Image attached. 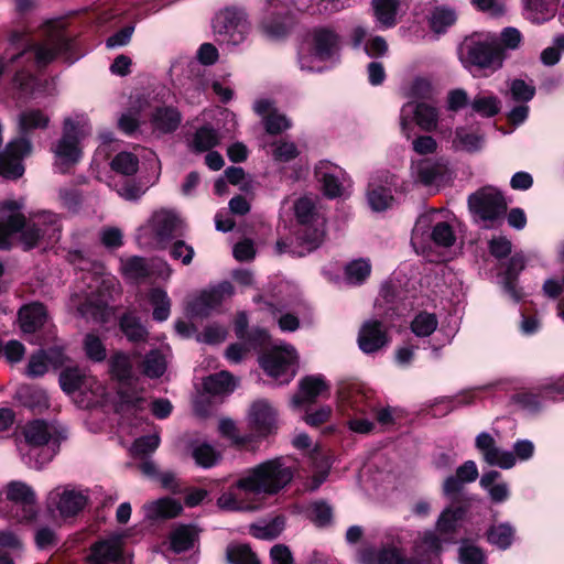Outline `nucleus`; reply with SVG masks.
<instances>
[{"mask_svg":"<svg viewBox=\"0 0 564 564\" xmlns=\"http://www.w3.org/2000/svg\"><path fill=\"white\" fill-rule=\"evenodd\" d=\"M294 476V465L288 457H275L247 469L220 495L217 506L227 511H252L260 507L261 497L273 496L285 488Z\"/></svg>","mask_w":564,"mask_h":564,"instance_id":"obj_1","label":"nucleus"},{"mask_svg":"<svg viewBox=\"0 0 564 564\" xmlns=\"http://www.w3.org/2000/svg\"><path fill=\"white\" fill-rule=\"evenodd\" d=\"M22 208L23 202L6 200L2 203L1 210L8 216L0 220V249H9L17 235L24 250L32 249L40 243H53L59 239L61 224L56 214L41 212L31 215L26 220L20 213Z\"/></svg>","mask_w":564,"mask_h":564,"instance_id":"obj_2","label":"nucleus"},{"mask_svg":"<svg viewBox=\"0 0 564 564\" xmlns=\"http://www.w3.org/2000/svg\"><path fill=\"white\" fill-rule=\"evenodd\" d=\"M18 451L30 467L40 469L57 454L66 430L55 421L33 420L22 427Z\"/></svg>","mask_w":564,"mask_h":564,"instance_id":"obj_3","label":"nucleus"},{"mask_svg":"<svg viewBox=\"0 0 564 564\" xmlns=\"http://www.w3.org/2000/svg\"><path fill=\"white\" fill-rule=\"evenodd\" d=\"M65 28L64 19H53L44 22L41 29L43 41L37 44L31 43L29 39H25L24 34H13L12 43L18 46L23 45L24 47L9 59L0 58V76L4 73L9 63H14L26 56H33L36 65L44 66L53 61L57 54L69 50L72 41L65 33Z\"/></svg>","mask_w":564,"mask_h":564,"instance_id":"obj_4","label":"nucleus"},{"mask_svg":"<svg viewBox=\"0 0 564 564\" xmlns=\"http://www.w3.org/2000/svg\"><path fill=\"white\" fill-rule=\"evenodd\" d=\"M341 39L329 26L314 28L297 53L299 67L303 72L321 73L339 61Z\"/></svg>","mask_w":564,"mask_h":564,"instance_id":"obj_5","label":"nucleus"},{"mask_svg":"<svg viewBox=\"0 0 564 564\" xmlns=\"http://www.w3.org/2000/svg\"><path fill=\"white\" fill-rule=\"evenodd\" d=\"M91 132L89 119L84 113H74L63 121L61 138L52 144L53 166L62 174L70 171L83 159L82 141Z\"/></svg>","mask_w":564,"mask_h":564,"instance_id":"obj_6","label":"nucleus"},{"mask_svg":"<svg viewBox=\"0 0 564 564\" xmlns=\"http://www.w3.org/2000/svg\"><path fill=\"white\" fill-rule=\"evenodd\" d=\"M465 514L466 510L463 507L454 506H449L441 512L435 523V531L427 530L415 541L414 552L419 557L416 564L432 561L438 556L444 545L456 542V531Z\"/></svg>","mask_w":564,"mask_h":564,"instance_id":"obj_7","label":"nucleus"},{"mask_svg":"<svg viewBox=\"0 0 564 564\" xmlns=\"http://www.w3.org/2000/svg\"><path fill=\"white\" fill-rule=\"evenodd\" d=\"M463 62L474 77L489 76L502 68L506 55L492 33L477 34L467 39L463 45Z\"/></svg>","mask_w":564,"mask_h":564,"instance_id":"obj_8","label":"nucleus"},{"mask_svg":"<svg viewBox=\"0 0 564 564\" xmlns=\"http://www.w3.org/2000/svg\"><path fill=\"white\" fill-rule=\"evenodd\" d=\"M84 283L87 284V290L79 286L78 292L70 296V305L84 316H95L108 303L110 296L109 290L116 288V280L113 276L97 275L90 272L83 273Z\"/></svg>","mask_w":564,"mask_h":564,"instance_id":"obj_9","label":"nucleus"},{"mask_svg":"<svg viewBox=\"0 0 564 564\" xmlns=\"http://www.w3.org/2000/svg\"><path fill=\"white\" fill-rule=\"evenodd\" d=\"M468 207L479 227L491 229L502 219L507 204L497 188L486 186L469 195Z\"/></svg>","mask_w":564,"mask_h":564,"instance_id":"obj_10","label":"nucleus"},{"mask_svg":"<svg viewBox=\"0 0 564 564\" xmlns=\"http://www.w3.org/2000/svg\"><path fill=\"white\" fill-rule=\"evenodd\" d=\"M297 221L304 227L300 237L302 245L310 252L323 242L325 236V219L318 212L316 199L304 196L299 198L294 205Z\"/></svg>","mask_w":564,"mask_h":564,"instance_id":"obj_11","label":"nucleus"},{"mask_svg":"<svg viewBox=\"0 0 564 564\" xmlns=\"http://www.w3.org/2000/svg\"><path fill=\"white\" fill-rule=\"evenodd\" d=\"M213 30L220 43L236 46L247 39L250 23L243 10L226 8L215 15Z\"/></svg>","mask_w":564,"mask_h":564,"instance_id":"obj_12","label":"nucleus"},{"mask_svg":"<svg viewBox=\"0 0 564 564\" xmlns=\"http://www.w3.org/2000/svg\"><path fill=\"white\" fill-rule=\"evenodd\" d=\"M178 223L180 219L174 212L169 209L156 210L138 229L137 239L142 246H162L172 237Z\"/></svg>","mask_w":564,"mask_h":564,"instance_id":"obj_13","label":"nucleus"},{"mask_svg":"<svg viewBox=\"0 0 564 564\" xmlns=\"http://www.w3.org/2000/svg\"><path fill=\"white\" fill-rule=\"evenodd\" d=\"M297 355L293 346L281 344L260 358V366L279 384L289 383L295 376Z\"/></svg>","mask_w":564,"mask_h":564,"instance_id":"obj_14","label":"nucleus"},{"mask_svg":"<svg viewBox=\"0 0 564 564\" xmlns=\"http://www.w3.org/2000/svg\"><path fill=\"white\" fill-rule=\"evenodd\" d=\"M438 112L435 107L420 102L409 101L404 104L400 111V128L403 135L408 139L413 133L414 124H417L424 131H433L437 127Z\"/></svg>","mask_w":564,"mask_h":564,"instance_id":"obj_15","label":"nucleus"},{"mask_svg":"<svg viewBox=\"0 0 564 564\" xmlns=\"http://www.w3.org/2000/svg\"><path fill=\"white\" fill-rule=\"evenodd\" d=\"M6 498L12 503L11 512L19 522L31 521L37 512L33 489L25 482L11 481L4 489Z\"/></svg>","mask_w":564,"mask_h":564,"instance_id":"obj_16","label":"nucleus"},{"mask_svg":"<svg viewBox=\"0 0 564 564\" xmlns=\"http://www.w3.org/2000/svg\"><path fill=\"white\" fill-rule=\"evenodd\" d=\"M315 177L321 184L323 193L329 198L345 196L351 187L347 173L329 161H319L315 166Z\"/></svg>","mask_w":564,"mask_h":564,"instance_id":"obj_17","label":"nucleus"},{"mask_svg":"<svg viewBox=\"0 0 564 564\" xmlns=\"http://www.w3.org/2000/svg\"><path fill=\"white\" fill-rule=\"evenodd\" d=\"M32 150L30 140L20 138L8 143L0 153V175L7 180H17L24 173L22 160Z\"/></svg>","mask_w":564,"mask_h":564,"instance_id":"obj_18","label":"nucleus"},{"mask_svg":"<svg viewBox=\"0 0 564 564\" xmlns=\"http://www.w3.org/2000/svg\"><path fill=\"white\" fill-rule=\"evenodd\" d=\"M475 447L485 463L501 469H511L516 466V456L511 451L497 445L492 435L487 432L479 433L475 438Z\"/></svg>","mask_w":564,"mask_h":564,"instance_id":"obj_19","label":"nucleus"},{"mask_svg":"<svg viewBox=\"0 0 564 564\" xmlns=\"http://www.w3.org/2000/svg\"><path fill=\"white\" fill-rule=\"evenodd\" d=\"M120 270L123 276L130 281H140L151 274L167 280L172 274V269L164 261H155L149 264L143 258L130 257L121 259Z\"/></svg>","mask_w":564,"mask_h":564,"instance_id":"obj_20","label":"nucleus"},{"mask_svg":"<svg viewBox=\"0 0 564 564\" xmlns=\"http://www.w3.org/2000/svg\"><path fill=\"white\" fill-rule=\"evenodd\" d=\"M290 25V18L283 3L280 0H269L261 22L264 35L271 40L281 39L289 32Z\"/></svg>","mask_w":564,"mask_h":564,"instance_id":"obj_21","label":"nucleus"},{"mask_svg":"<svg viewBox=\"0 0 564 564\" xmlns=\"http://www.w3.org/2000/svg\"><path fill=\"white\" fill-rule=\"evenodd\" d=\"M248 424L258 436L273 433L276 430L275 409L267 400L254 401L248 412Z\"/></svg>","mask_w":564,"mask_h":564,"instance_id":"obj_22","label":"nucleus"},{"mask_svg":"<svg viewBox=\"0 0 564 564\" xmlns=\"http://www.w3.org/2000/svg\"><path fill=\"white\" fill-rule=\"evenodd\" d=\"M395 185L394 176L389 173L372 176L367 191V200L375 212H382L392 204V187Z\"/></svg>","mask_w":564,"mask_h":564,"instance_id":"obj_23","label":"nucleus"},{"mask_svg":"<svg viewBox=\"0 0 564 564\" xmlns=\"http://www.w3.org/2000/svg\"><path fill=\"white\" fill-rule=\"evenodd\" d=\"M123 554V535L113 534L91 545L88 562L90 564H119Z\"/></svg>","mask_w":564,"mask_h":564,"instance_id":"obj_24","label":"nucleus"},{"mask_svg":"<svg viewBox=\"0 0 564 564\" xmlns=\"http://www.w3.org/2000/svg\"><path fill=\"white\" fill-rule=\"evenodd\" d=\"M446 173L447 166L443 160L421 159L411 165L412 178L424 186L440 185Z\"/></svg>","mask_w":564,"mask_h":564,"instance_id":"obj_25","label":"nucleus"},{"mask_svg":"<svg viewBox=\"0 0 564 564\" xmlns=\"http://www.w3.org/2000/svg\"><path fill=\"white\" fill-rule=\"evenodd\" d=\"M50 506H55L58 513L64 517L77 514L87 503V497L78 490L56 488L48 495Z\"/></svg>","mask_w":564,"mask_h":564,"instance_id":"obj_26","label":"nucleus"},{"mask_svg":"<svg viewBox=\"0 0 564 564\" xmlns=\"http://www.w3.org/2000/svg\"><path fill=\"white\" fill-rule=\"evenodd\" d=\"M234 293L232 285L229 282L202 292L189 305V312L196 316H206L213 310L221 305L225 299L230 297Z\"/></svg>","mask_w":564,"mask_h":564,"instance_id":"obj_27","label":"nucleus"},{"mask_svg":"<svg viewBox=\"0 0 564 564\" xmlns=\"http://www.w3.org/2000/svg\"><path fill=\"white\" fill-rule=\"evenodd\" d=\"M329 384L322 375H312L302 378L299 382V392L291 399V405L299 408L304 403H313L317 398L327 397Z\"/></svg>","mask_w":564,"mask_h":564,"instance_id":"obj_28","label":"nucleus"},{"mask_svg":"<svg viewBox=\"0 0 564 564\" xmlns=\"http://www.w3.org/2000/svg\"><path fill=\"white\" fill-rule=\"evenodd\" d=\"M369 403H373L370 395L357 383L345 384L338 390V408L343 412L350 409L368 414Z\"/></svg>","mask_w":564,"mask_h":564,"instance_id":"obj_29","label":"nucleus"},{"mask_svg":"<svg viewBox=\"0 0 564 564\" xmlns=\"http://www.w3.org/2000/svg\"><path fill=\"white\" fill-rule=\"evenodd\" d=\"M388 344V336L378 321H366L358 334V346L365 354H372Z\"/></svg>","mask_w":564,"mask_h":564,"instance_id":"obj_30","label":"nucleus"},{"mask_svg":"<svg viewBox=\"0 0 564 564\" xmlns=\"http://www.w3.org/2000/svg\"><path fill=\"white\" fill-rule=\"evenodd\" d=\"M254 111L262 117L267 132L280 133L291 128V120L279 112L270 99H258L253 105Z\"/></svg>","mask_w":564,"mask_h":564,"instance_id":"obj_31","label":"nucleus"},{"mask_svg":"<svg viewBox=\"0 0 564 564\" xmlns=\"http://www.w3.org/2000/svg\"><path fill=\"white\" fill-rule=\"evenodd\" d=\"M148 107V100L144 97H131L130 107L120 116L118 120L119 129L132 135L141 127V113Z\"/></svg>","mask_w":564,"mask_h":564,"instance_id":"obj_32","label":"nucleus"},{"mask_svg":"<svg viewBox=\"0 0 564 564\" xmlns=\"http://www.w3.org/2000/svg\"><path fill=\"white\" fill-rule=\"evenodd\" d=\"M182 117L176 108L159 107L151 116L152 131L158 134L171 133L175 131Z\"/></svg>","mask_w":564,"mask_h":564,"instance_id":"obj_33","label":"nucleus"},{"mask_svg":"<svg viewBox=\"0 0 564 564\" xmlns=\"http://www.w3.org/2000/svg\"><path fill=\"white\" fill-rule=\"evenodd\" d=\"M47 314L45 307L40 303H32L19 311V323L24 334H33L41 328Z\"/></svg>","mask_w":564,"mask_h":564,"instance_id":"obj_34","label":"nucleus"},{"mask_svg":"<svg viewBox=\"0 0 564 564\" xmlns=\"http://www.w3.org/2000/svg\"><path fill=\"white\" fill-rule=\"evenodd\" d=\"M560 0H522L524 17L533 23H543L553 18Z\"/></svg>","mask_w":564,"mask_h":564,"instance_id":"obj_35","label":"nucleus"},{"mask_svg":"<svg viewBox=\"0 0 564 564\" xmlns=\"http://www.w3.org/2000/svg\"><path fill=\"white\" fill-rule=\"evenodd\" d=\"M139 356V352H116L110 358L111 373L121 384H129L135 378L133 360Z\"/></svg>","mask_w":564,"mask_h":564,"instance_id":"obj_36","label":"nucleus"},{"mask_svg":"<svg viewBox=\"0 0 564 564\" xmlns=\"http://www.w3.org/2000/svg\"><path fill=\"white\" fill-rule=\"evenodd\" d=\"M501 478V474L497 470L484 473L480 477L479 485L486 490L490 499L496 503L506 501L510 496L509 485L506 481H497Z\"/></svg>","mask_w":564,"mask_h":564,"instance_id":"obj_37","label":"nucleus"},{"mask_svg":"<svg viewBox=\"0 0 564 564\" xmlns=\"http://www.w3.org/2000/svg\"><path fill=\"white\" fill-rule=\"evenodd\" d=\"M182 505L171 498H162L144 505V517L149 520H159L176 517L182 511Z\"/></svg>","mask_w":564,"mask_h":564,"instance_id":"obj_38","label":"nucleus"},{"mask_svg":"<svg viewBox=\"0 0 564 564\" xmlns=\"http://www.w3.org/2000/svg\"><path fill=\"white\" fill-rule=\"evenodd\" d=\"M471 110L482 118H492L501 110V100L490 91H480L470 101Z\"/></svg>","mask_w":564,"mask_h":564,"instance_id":"obj_39","label":"nucleus"},{"mask_svg":"<svg viewBox=\"0 0 564 564\" xmlns=\"http://www.w3.org/2000/svg\"><path fill=\"white\" fill-rule=\"evenodd\" d=\"M237 379L234 378L228 371H220L215 375H210L204 380V389L206 392L219 395L231 393L237 387Z\"/></svg>","mask_w":564,"mask_h":564,"instance_id":"obj_40","label":"nucleus"},{"mask_svg":"<svg viewBox=\"0 0 564 564\" xmlns=\"http://www.w3.org/2000/svg\"><path fill=\"white\" fill-rule=\"evenodd\" d=\"M197 531L192 525H180L170 535V547L175 554L185 552L194 546Z\"/></svg>","mask_w":564,"mask_h":564,"instance_id":"obj_41","label":"nucleus"},{"mask_svg":"<svg viewBox=\"0 0 564 564\" xmlns=\"http://www.w3.org/2000/svg\"><path fill=\"white\" fill-rule=\"evenodd\" d=\"M269 338L267 330L264 329H254L249 335V344H232L226 350V358L234 364H238L242 360L245 354L257 345H263Z\"/></svg>","mask_w":564,"mask_h":564,"instance_id":"obj_42","label":"nucleus"},{"mask_svg":"<svg viewBox=\"0 0 564 564\" xmlns=\"http://www.w3.org/2000/svg\"><path fill=\"white\" fill-rule=\"evenodd\" d=\"M148 301L153 307V319L156 322H164L171 314V299L165 290L153 288L148 293Z\"/></svg>","mask_w":564,"mask_h":564,"instance_id":"obj_43","label":"nucleus"},{"mask_svg":"<svg viewBox=\"0 0 564 564\" xmlns=\"http://www.w3.org/2000/svg\"><path fill=\"white\" fill-rule=\"evenodd\" d=\"M516 530L509 522H502L491 525L487 531L488 542L500 549L507 550L511 546L514 540Z\"/></svg>","mask_w":564,"mask_h":564,"instance_id":"obj_44","label":"nucleus"},{"mask_svg":"<svg viewBox=\"0 0 564 564\" xmlns=\"http://www.w3.org/2000/svg\"><path fill=\"white\" fill-rule=\"evenodd\" d=\"M371 264L367 259H356L345 265L344 278L349 285H360L369 278Z\"/></svg>","mask_w":564,"mask_h":564,"instance_id":"obj_45","label":"nucleus"},{"mask_svg":"<svg viewBox=\"0 0 564 564\" xmlns=\"http://www.w3.org/2000/svg\"><path fill=\"white\" fill-rule=\"evenodd\" d=\"M524 261L522 258L513 257L510 260L507 273L503 278L502 284L505 293L514 302H519L522 299V292L518 289L516 282V275L523 270Z\"/></svg>","mask_w":564,"mask_h":564,"instance_id":"obj_46","label":"nucleus"},{"mask_svg":"<svg viewBox=\"0 0 564 564\" xmlns=\"http://www.w3.org/2000/svg\"><path fill=\"white\" fill-rule=\"evenodd\" d=\"M79 393L85 397L86 406L101 404L107 401L105 386L93 376L86 375Z\"/></svg>","mask_w":564,"mask_h":564,"instance_id":"obj_47","label":"nucleus"},{"mask_svg":"<svg viewBox=\"0 0 564 564\" xmlns=\"http://www.w3.org/2000/svg\"><path fill=\"white\" fill-rule=\"evenodd\" d=\"M484 145V137L475 132L469 131L466 128H457L455 130V137L453 140V147L456 150L466 152H477L481 150Z\"/></svg>","mask_w":564,"mask_h":564,"instance_id":"obj_48","label":"nucleus"},{"mask_svg":"<svg viewBox=\"0 0 564 564\" xmlns=\"http://www.w3.org/2000/svg\"><path fill=\"white\" fill-rule=\"evenodd\" d=\"M50 122V117L40 109H26L19 115L18 123L22 133L35 129H45Z\"/></svg>","mask_w":564,"mask_h":564,"instance_id":"obj_49","label":"nucleus"},{"mask_svg":"<svg viewBox=\"0 0 564 564\" xmlns=\"http://www.w3.org/2000/svg\"><path fill=\"white\" fill-rule=\"evenodd\" d=\"M166 368V356L159 349L151 350L147 354L142 362L143 375L151 379L163 376Z\"/></svg>","mask_w":564,"mask_h":564,"instance_id":"obj_50","label":"nucleus"},{"mask_svg":"<svg viewBox=\"0 0 564 564\" xmlns=\"http://www.w3.org/2000/svg\"><path fill=\"white\" fill-rule=\"evenodd\" d=\"M510 99L518 104H528L535 96V86L532 79L514 78L509 83Z\"/></svg>","mask_w":564,"mask_h":564,"instance_id":"obj_51","label":"nucleus"},{"mask_svg":"<svg viewBox=\"0 0 564 564\" xmlns=\"http://www.w3.org/2000/svg\"><path fill=\"white\" fill-rule=\"evenodd\" d=\"M120 328L126 337L132 343L144 341L148 337L147 328L133 314H124L120 319Z\"/></svg>","mask_w":564,"mask_h":564,"instance_id":"obj_52","label":"nucleus"},{"mask_svg":"<svg viewBox=\"0 0 564 564\" xmlns=\"http://www.w3.org/2000/svg\"><path fill=\"white\" fill-rule=\"evenodd\" d=\"M456 12L447 7H436L430 15L429 22L435 33H444L456 22Z\"/></svg>","mask_w":564,"mask_h":564,"instance_id":"obj_53","label":"nucleus"},{"mask_svg":"<svg viewBox=\"0 0 564 564\" xmlns=\"http://www.w3.org/2000/svg\"><path fill=\"white\" fill-rule=\"evenodd\" d=\"M398 0H372L376 18L383 28L395 24Z\"/></svg>","mask_w":564,"mask_h":564,"instance_id":"obj_54","label":"nucleus"},{"mask_svg":"<svg viewBox=\"0 0 564 564\" xmlns=\"http://www.w3.org/2000/svg\"><path fill=\"white\" fill-rule=\"evenodd\" d=\"M20 398L25 406L36 412H42L50 406L47 393L40 388H24L20 391Z\"/></svg>","mask_w":564,"mask_h":564,"instance_id":"obj_55","label":"nucleus"},{"mask_svg":"<svg viewBox=\"0 0 564 564\" xmlns=\"http://www.w3.org/2000/svg\"><path fill=\"white\" fill-rule=\"evenodd\" d=\"M86 373L78 368H66L59 375V386L67 394L80 392Z\"/></svg>","mask_w":564,"mask_h":564,"instance_id":"obj_56","label":"nucleus"},{"mask_svg":"<svg viewBox=\"0 0 564 564\" xmlns=\"http://www.w3.org/2000/svg\"><path fill=\"white\" fill-rule=\"evenodd\" d=\"M192 456L195 463L203 468H210L220 459V453L207 443H198L194 445Z\"/></svg>","mask_w":564,"mask_h":564,"instance_id":"obj_57","label":"nucleus"},{"mask_svg":"<svg viewBox=\"0 0 564 564\" xmlns=\"http://www.w3.org/2000/svg\"><path fill=\"white\" fill-rule=\"evenodd\" d=\"M110 166L116 173L133 175L139 169V159L131 152L121 151L111 160Z\"/></svg>","mask_w":564,"mask_h":564,"instance_id":"obj_58","label":"nucleus"},{"mask_svg":"<svg viewBox=\"0 0 564 564\" xmlns=\"http://www.w3.org/2000/svg\"><path fill=\"white\" fill-rule=\"evenodd\" d=\"M458 558L460 564H488L484 550L469 540L460 542Z\"/></svg>","mask_w":564,"mask_h":564,"instance_id":"obj_59","label":"nucleus"},{"mask_svg":"<svg viewBox=\"0 0 564 564\" xmlns=\"http://www.w3.org/2000/svg\"><path fill=\"white\" fill-rule=\"evenodd\" d=\"M219 142V135L216 130L203 127L194 134L191 148L195 152L209 151Z\"/></svg>","mask_w":564,"mask_h":564,"instance_id":"obj_60","label":"nucleus"},{"mask_svg":"<svg viewBox=\"0 0 564 564\" xmlns=\"http://www.w3.org/2000/svg\"><path fill=\"white\" fill-rule=\"evenodd\" d=\"M434 94V88L429 78L415 77L405 88L404 96L411 101L419 99H430Z\"/></svg>","mask_w":564,"mask_h":564,"instance_id":"obj_61","label":"nucleus"},{"mask_svg":"<svg viewBox=\"0 0 564 564\" xmlns=\"http://www.w3.org/2000/svg\"><path fill=\"white\" fill-rule=\"evenodd\" d=\"M437 325L435 314L422 312L413 318L411 329L417 337H427L436 330Z\"/></svg>","mask_w":564,"mask_h":564,"instance_id":"obj_62","label":"nucleus"},{"mask_svg":"<svg viewBox=\"0 0 564 564\" xmlns=\"http://www.w3.org/2000/svg\"><path fill=\"white\" fill-rule=\"evenodd\" d=\"M261 310L269 313L278 322L279 328L282 332H294L300 326V321L296 316L289 313L282 314V310L272 303H264Z\"/></svg>","mask_w":564,"mask_h":564,"instance_id":"obj_63","label":"nucleus"},{"mask_svg":"<svg viewBox=\"0 0 564 564\" xmlns=\"http://www.w3.org/2000/svg\"><path fill=\"white\" fill-rule=\"evenodd\" d=\"M227 560L231 564H260L248 545H230L227 549Z\"/></svg>","mask_w":564,"mask_h":564,"instance_id":"obj_64","label":"nucleus"}]
</instances>
